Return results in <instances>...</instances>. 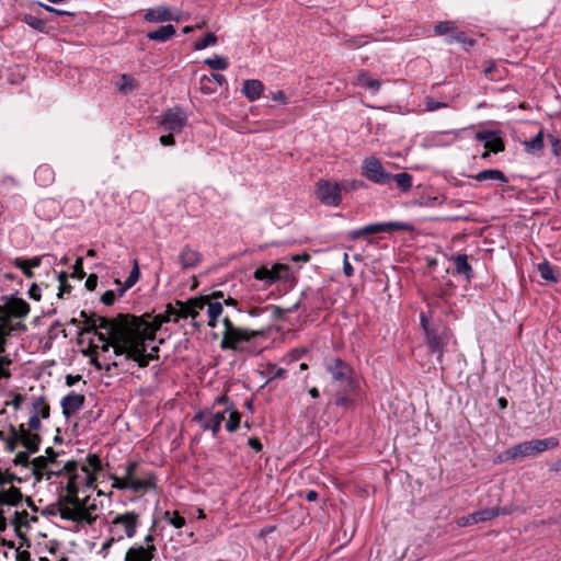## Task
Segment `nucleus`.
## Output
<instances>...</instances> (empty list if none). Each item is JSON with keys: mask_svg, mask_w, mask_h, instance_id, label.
Returning <instances> with one entry per match:
<instances>
[{"mask_svg": "<svg viewBox=\"0 0 561 561\" xmlns=\"http://www.w3.org/2000/svg\"><path fill=\"white\" fill-rule=\"evenodd\" d=\"M205 307H207V324L215 328L222 313V304L210 301L208 297L203 296L185 302L176 300L174 305L169 304L164 312L157 316L118 314L108 319L102 316L88 317L85 311H81V317L85 318L88 325L85 332L93 331L101 343V345L91 346L94 352L91 363L98 369L110 371L112 368H117L121 373L129 371L135 364L138 367H147L150 360L158 357V347L152 346L148 352V342L154 340L156 332L161 325L165 322L176 323L181 318H191L192 324L199 328L204 324L199 316Z\"/></svg>", "mask_w": 561, "mask_h": 561, "instance_id": "obj_1", "label": "nucleus"}, {"mask_svg": "<svg viewBox=\"0 0 561 561\" xmlns=\"http://www.w3.org/2000/svg\"><path fill=\"white\" fill-rule=\"evenodd\" d=\"M0 440L4 444L8 453H13L19 446L24 447L30 453H36L39 449L42 438L39 435H31L25 432V424L18 426L10 424L9 432L0 430Z\"/></svg>", "mask_w": 561, "mask_h": 561, "instance_id": "obj_2", "label": "nucleus"}, {"mask_svg": "<svg viewBox=\"0 0 561 561\" xmlns=\"http://www.w3.org/2000/svg\"><path fill=\"white\" fill-rule=\"evenodd\" d=\"M324 368L331 375L332 382L340 388H353V369L339 357L330 356L324 359Z\"/></svg>", "mask_w": 561, "mask_h": 561, "instance_id": "obj_3", "label": "nucleus"}, {"mask_svg": "<svg viewBox=\"0 0 561 561\" xmlns=\"http://www.w3.org/2000/svg\"><path fill=\"white\" fill-rule=\"evenodd\" d=\"M139 524V515L135 512H126L117 515L110 524L108 531L117 541L124 538H133Z\"/></svg>", "mask_w": 561, "mask_h": 561, "instance_id": "obj_4", "label": "nucleus"}, {"mask_svg": "<svg viewBox=\"0 0 561 561\" xmlns=\"http://www.w3.org/2000/svg\"><path fill=\"white\" fill-rule=\"evenodd\" d=\"M222 324L225 327L222 333V340L220 342V347L222 350H239V344L242 342L250 341L251 337L259 334L255 331H248L238 327H234L231 320L228 317L222 319Z\"/></svg>", "mask_w": 561, "mask_h": 561, "instance_id": "obj_5", "label": "nucleus"}, {"mask_svg": "<svg viewBox=\"0 0 561 561\" xmlns=\"http://www.w3.org/2000/svg\"><path fill=\"white\" fill-rule=\"evenodd\" d=\"M77 469V463L75 461H68L64 466V470L67 473V484H66V491L67 494L62 495L58 500V504L61 505H73V506H80L85 500H80L78 497L79 488L81 484L80 477L73 471Z\"/></svg>", "mask_w": 561, "mask_h": 561, "instance_id": "obj_6", "label": "nucleus"}, {"mask_svg": "<svg viewBox=\"0 0 561 561\" xmlns=\"http://www.w3.org/2000/svg\"><path fill=\"white\" fill-rule=\"evenodd\" d=\"M50 415V407L42 396L32 398L31 415L25 424V432L31 435H39L42 420H47Z\"/></svg>", "mask_w": 561, "mask_h": 561, "instance_id": "obj_7", "label": "nucleus"}, {"mask_svg": "<svg viewBox=\"0 0 561 561\" xmlns=\"http://www.w3.org/2000/svg\"><path fill=\"white\" fill-rule=\"evenodd\" d=\"M362 174L376 184H387L391 181L392 174L387 172L379 159L374 156L367 157L363 161Z\"/></svg>", "mask_w": 561, "mask_h": 561, "instance_id": "obj_8", "label": "nucleus"}, {"mask_svg": "<svg viewBox=\"0 0 561 561\" xmlns=\"http://www.w3.org/2000/svg\"><path fill=\"white\" fill-rule=\"evenodd\" d=\"M224 420L225 412H213L208 409L199 410L193 417L203 431H210L214 436L219 433Z\"/></svg>", "mask_w": 561, "mask_h": 561, "instance_id": "obj_9", "label": "nucleus"}, {"mask_svg": "<svg viewBox=\"0 0 561 561\" xmlns=\"http://www.w3.org/2000/svg\"><path fill=\"white\" fill-rule=\"evenodd\" d=\"M316 193L318 199L324 205L337 206L342 199L341 187L337 183L320 181L317 184Z\"/></svg>", "mask_w": 561, "mask_h": 561, "instance_id": "obj_10", "label": "nucleus"}, {"mask_svg": "<svg viewBox=\"0 0 561 561\" xmlns=\"http://www.w3.org/2000/svg\"><path fill=\"white\" fill-rule=\"evenodd\" d=\"M16 331H26V325L21 321L9 319L7 313L0 309V353L5 351L7 339Z\"/></svg>", "mask_w": 561, "mask_h": 561, "instance_id": "obj_11", "label": "nucleus"}, {"mask_svg": "<svg viewBox=\"0 0 561 561\" xmlns=\"http://www.w3.org/2000/svg\"><path fill=\"white\" fill-rule=\"evenodd\" d=\"M186 122V114L181 108H173L163 114L161 126L164 130L178 134L182 131Z\"/></svg>", "mask_w": 561, "mask_h": 561, "instance_id": "obj_12", "label": "nucleus"}, {"mask_svg": "<svg viewBox=\"0 0 561 561\" xmlns=\"http://www.w3.org/2000/svg\"><path fill=\"white\" fill-rule=\"evenodd\" d=\"M0 309L4 311L9 319L15 321V319H23L30 313V305L22 298H13L4 306H0Z\"/></svg>", "mask_w": 561, "mask_h": 561, "instance_id": "obj_13", "label": "nucleus"}, {"mask_svg": "<svg viewBox=\"0 0 561 561\" xmlns=\"http://www.w3.org/2000/svg\"><path fill=\"white\" fill-rule=\"evenodd\" d=\"M110 479L113 481L112 486L117 490H131L134 492H141L154 486L153 481L128 482L124 477H117L115 474H111Z\"/></svg>", "mask_w": 561, "mask_h": 561, "instance_id": "obj_14", "label": "nucleus"}, {"mask_svg": "<svg viewBox=\"0 0 561 561\" xmlns=\"http://www.w3.org/2000/svg\"><path fill=\"white\" fill-rule=\"evenodd\" d=\"M85 398L83 394L70 392L65 396L60 402L62 414L69 419L84 405Z\"/></svg>", "mask_w": 561, "mask_h": 561, "instance_id": "obj_15", "label": "nucleus"}, {"mask_svg": "<svg viewBox=\"0 0 561 561\" xmlns=\"http://www.w3.org/2000/svg\"><path fill=\"white\" fill-rule=\"evenodd\" d=\"M154 552V545L134 546L126 551L125 561H151Z\"/></svg>", "mask_w": 561, "mask_h": 561, "instance_id": "obj_16", "label": "nucleus"}, {"mask_svg": "<svg viewBox=\"0 0 561 561\" xmlns=\"http://www.w3.org/2000/svg\"><path fill=\"white\" fill-rule=\"evenodd\" d=\"M476 138L483 141L484 148L493 153L502 152L505 149L503 139L496 133L480 131L476 134Z\"/></svg>", "mask_w": 561, "mask_h": 561, "instance_id": "obj_17", "label": "nucleus"}, {"mask_svg": "<svg viewBox=\"0 0 561 561\" xmlns=\"http://www.w3.org/2000/svg\"><path fill=\"white\" fill-rule=\"evenodd\" d=\"M201 262L202 254L188 245H185L179 254V263L183 270L195 268Z\"/></svg>", "mask_w": 561, "mask_h": 561, "instance_id": "obj_18", "label": "nucleus"}, {"mask_svg": "<svg viewBox=\"0 0 561 561\" xmlns=\"http://www.w3.org/2000/svg\"><path fill=\"white\" fill-rule=\"evenodd\" d=\"M144 19L147 22H153V23L178 20L176 18L173 16L171 10L168 7H163V5L148 9L144 15Z\"/></svg>", "mask_w": 561, "mask_h": 561, "instance_id": "obj_19", "label": "nucleus"}, {"mask_svg": "<svg viewBox=\"0 0 561 561\" xmlns=\"http://www.w3.org/2000/svg\"><path fill=\"white\" fill-rule=\"evenodd\" d=\"M23 499L21 490L14 485L0 489V505H18Z\"/></svg>", "mask_w": 561, "mask_h": 561, "instance_id": "obj_20", "label": "nucleus"}, {"mask_svg": "<svg viewBox=\"0 0 561 561\" xmlns=\"http://www.w3.org/2000/svg\"><path fill=\"white\" fill-rule=\"evenodd\" d=\"M264 85L260 80L249 79L243 82L242 93L250 101H255L261 98Z\"/></svg>", "mask_w": 561, "mask_h": 561, "instance_id": "obj_21", "label": "nucleus"}, {"mask_svg": "<svg viewBox=\"0 0 561 561\" xmlns=\"http://www.w3.org/2000/svg\"><path fill=\"white\" fill-rule=\"evenodd\" d=\"M472 179H474L478 182L499 181L504 184L508 183L507 176L502 171L496 169L482 170L476 175H473Z\"/></svg>", "mask_w": 561, "mask_h": 561, "instance_id": "obj_22", "label": "nucleus"}, {"mask_svg": "<svg viewBox=\"0 0 561 561\" xmlns=\"http://www.w3.org/2000/svg\"><path fill=\"white\" fill-rule=\"evenodd\" d=\"M51 458L45 456H38L32 460V472L36 481H41L45 477V471L51 463Z\"/></svg>", "mask_w": 561, "mask_h": 561, "instance_id": "obj_23", "label": "nucleus"}, {"mask_svg": "<svg viewBox=\"0 0 561 561\" xmlns=\"http://www.w3.org/2000/svg\"><path fill=\"white\" fill-rule=\"evenodd\" d=\"M476 523H482L491 520L500 515H507L510 514V510L507 508H499V507H490V508H483L477 512H473Z\"/></svg>", "mask_w": 561, "mask_h": 561, "instance_id": "obj_24", "label": "nucleus"}, {"mask_svg": "<svg viewBox=\"0 0 561 561\" xmlns=\"http://www.w3.org/2000/svg\"><path fill=\"white\" fill-rule=\"evenodd\" d=\"M535 450L531 440L523 442L511 447L512 460H519L525 457L535 456Z\"/></svg>", "mask_w": 561, "mask_h": 561, "instance_id": "obj_25", "label": "nucleus"}, {"mask_svg": "<svg viewBox=\"0 0 561 561\" xmlns=\"http://www.w3.org/2000/svg\"><path fill=\"white\" fill-rule=\"evenodd\" d=\"M425 342L432 353H437L438 357L442 356L444 351V342L439 335L433 330L425 328Z\"/></svg>", "mask_w": 561, "mask_h": 561, "instance_id": "obj_26", "label": "nucleus"}, {"mask_svg": "<svg viewBox=\"0 0 561 561\" xmlns=\"http://www.w3.org/2000/svg\"><path fill=\"white\" fill-rule=\"evenodd\" d=\"M175 32V27L172 24H167L153 32H149L147 37L151 41L163 43L170 39Z\"/></svg>", "mask_w": 561, "mask_h": 561, "instance_id": "obj_27", "label": "nucleus"}, {"mask_svg": "<svg viewBox=\"0 0 561 561\" xmlns=\"http://www.w3.org/2000/svg\"><path fill=\"white\" fill-rule=\"evenodd\" d=\"M261 375L266 378V382H270L273 379H282L285 378L287 371L284 368L277 367L273 363H267L262 366Z\"/></svg>", "mask_w": 561, "mask_h": 561, "instance_id": "obj_28", "label": "nucleus"}, {"mask_svg": "<svg viewBox=\"0 0 561 561\" xmlns=\"http://www.w3.org/2000/svg\"><path fill=\"white\" fill-rule=\"evenodd\" d=\"M35 179L41 185L47 186L54 182L55 173L49 165H39L35 171Z\"/></svg>", "mask_w": 561, "mask_h": 561, "instance_id": "obj_29", "label": "nucleus"}, {"mask_svg": "<svg viewBox=\"0 0 561 561\" xmlns=\"http://www.w3.org/2000/svg\"><path fill=\"white\" fill-rule=\"evenodd\" d=\"M453 261L455 263V272L459 275H465L467 278H470L472 268L468 263L467 255L457 254L453 257Z\"/></svg>", "mask_w": 561, "mask_h": 561, "instance_id": "obj_30", "label": "nucleus"}, {"mask_svg": "<svg viewBox=\"0 0 561 561\" xmlns=\"http://www.w3.org/2000/svg\"><path fill=\"white\" fill-rule=\"evenodd\" d=\"M355 84L366 88V89H369V90H373L375 92L378 91L380 88V81L378 79L371 78L365 71H362L360 73H358V76L355 80Z\"/></svg>", "mask_w": 561, "mask_h": 561, "instance_id": "obj_31", "label": "nucleus"}, {"mask_svg": "<svg viewBox=\"0 0 561 561\" xmlns=\"http://www.w3.org/2000/svg\"><path fill=\"white\" fill-rule=\"evenodd\" d=\"M531 443L536 455L559 446V439L553 436L542 439H533Z\"/></svg>", "mask_w": 561, "mask_h": 561, "instance_id": "obj_32", "label": "nucleus"}, {"mask_svg": "<svg viewBox=\"0 0 561 561\" xmlns=\"http://www.w3.org/2000/svg\"><path fill=\"white\" fill-rule=\"evenodd\" d=\"M140 271L139 264L137 260L133 261V268L129 273V276L125 279L123 287L119 289V295H124L125 290L131 288L139 279Z\"/></svg>", "mask_w": 561, "mask_h": 561, "instance_id": "obj_33", "label": "nucleus"}, {"mask_svg": "<svg viewBox=\"0 0 561 561\" xmlns=\"http://www.w3.org/2000/svg\"><path fill=\"white\" fill-rule=\"evenodd\" d=\"M117 88L122 93L127 94L138 88V82L130 75L124 73L121 76L119 82H117Z\"/></svg>", "mask_w": 561, "mask_h": 561, "instance_id": "obj_34", "label": "nucleus"}, {"mask_svg": "<svg viewBox=\"0 0 561 561\" xmlns=\"http://www.w3.org/2000/svg\"><path fill=\"white\" fill-rule=\"evenodd\" d=\"M232 408L233 407L231 404L224 411L225 414L229 412V419L226 422V430L230 433H233L238 430L241 421V414Z\"/></svg>", "mask_w": 561, "mask_h": 561, "instance_id": "obj_35", "label": "nucleus"}, {"mask_svg": "<svg viewBox=\"0 0 561 561\" xmlns=\"http://www.w3.org/2000/svg\"><path fill=\"white\" fill-rule=\"evenodd\" d=\"M526 151L529 153L540 152L543 148V133L540 130L533 139L524 142Z\"/></svg>", "mask_w": 561, "mask_h": 561, "instance_id": "obj_36", "label": "nucleus"}, {"mask_svg": "<svg viewBox=\"0 0 561 561\" xmlns=\"http://www.w3.org/2000/svg\"><path fill=\"white\" fill-rule=\"evenodd\" d=\"M96 515L93 514L88 507H87V501H84L78 510V518H76L75 522L77 523H87L89 525H92L96 520Z\"/></svg>", "mask_w": 561, "mask_h": 561, "instance_id": "obj_37", "label": "nucleus"}, {"mask_svg": "<svg viewBox=\"0 0 561 561\" xmlns=\"http://www.w3.org/2000/svg\"><path fill=\"white\" fill-rule=\"evenodd\" d=\"M204 64L213 70H226L229 66V61L226 57L216 55L210 58H206Z\"/></svg>", "mask_w": 561, "mask_h": 561, "instance_id": "obj_38", "label": "nucleus"}, {"mask_svg": "<svg viewBox=\"0 0 561 561\" xmlns=\"http://www.w3.org/2000/svg\"><path fill=\"white\" fill-rule=\"evenodd\" d=\"M22 21L27 24L28 26H31L32 28L38 31V32H42V33H46L47 32V25H46V22L37 16H34L32 14H25L23 18H22Z\"/></svg>", "mask_w": 561, "mask_h": 561, "instance_id": "obj_39", "label": "nucleus"}, {"mask_svg": "<svg viewBox=\"0 0 561 561\" xmlns=\"http://www.w3.org/2000/svg\"><path fill=\"white\" fill-rule=\"evenodd\" d=\"M538 271H539L540 277L542 279L549 280V282H554V283L558 280V276H557L554 267L552 265H550L548 262H543V263L539 264Z\"/></svg>", "mask_w": 561, "mask_h": 561, "instance_id": "obj_40", "label": "nucleus"}, {"mask_svg": "<svg viewBox=\"0 0 561 561\" xmlns=\"http://www.w3.org/2000/svg\"><path fill=\"white\" fill-rule=\"evenodd\" d=\"M138 468V463L136 461H130L125 467V474L123 476L128 482L133 481H153L151 477L148 478H137L136 470Z\"/></svg>", "mask_w": 561, "mask_h": 561, "instance_id": "obj_41", "label": "nucleus"}, {"mask_svg": "<svg viewBox=\"0 0 561 561\" xmlns=\"http://www.w3.org/2000/svg\"><path fill=\"white\" fill-rule=\"evenodd\" d=\"M391 180H393L398 187L403 192H407L412 187V175L407 172L392 175Z\"/></svg>", "mask_w": 561, "mask_h": 561, "instance_id": "obj_42", "label": "nucleus"}, {"mask_svg": "<svg viewBox=\"0 0 561 561\" xmlns=\"http://www.w3.org/2000/svg\"><path fill=\"white\" fill-rule=\"evenodd\" d=\"M79 506L58 504V512L62 519L75 522L78 518Z\"/></svg>", "mask_w": 561, "mask_h": 561, "instance_id": "obj_43", "label": "nucleus"}, {"mask_svg": "<svg viewBox=\"0 0 561 561\" xmlns=\"http://www.w3.org/2000/svg\"><path fill=\"white\" fill-rule=\"evenodd\" d=\"M457 25L454 21H443L435 25L434 32L436 35H445L456 31Z\"/></svg>", "mask_w": 561, "mask_h": 561, "instance_id": "obj_44", "label": "nucleus"}, {"mask_svg": "<svg viewBox=\"0 0 561 561\" xmlns=\"http://www.w3.org/2000/svg\"><path fill=\"white\" fill-rule=\"evenodd\" d=\"M288 271H289V267L286 264H282V263L274 264L271 267L273 282L275 283L279 279L285 278L288 274Z\"/></svg>", "mask_w": 561, "mask_h": 561, "instance_id": "obj_45", "label": "nucleus"}, {"mask_svg": "<svg viewBox=\"0 0 561 561\" xmlns=\"http://www.w3.org/2000/svg\"><path fill=\"white\" fill-rule=\"evenodd\" d=\"M217 43V36L214 33H208L205 37L198 39L194 44L195 50H203L208 46L215 45Z\"/></svg>", "mask_w": 561, "mask_h": 561, "instance_id": "obj_46", "label": "nucleus"}, {"mask_svg": "<svg viewBox=\"0 0 561 561\" xmlns=\"http://www.w3.org/2000/svg\"><path fill=\"white\" fill-rule=\"evenodd\" d=\"M380 226L379 224H371L367 225L358 230H355L351 233L353 239L359 238L365 234H373V233H379L380 232Z\"/></svg>", "mask_w": 561, "mask_h": 561, "instance_id": "obj_47", "label": "nucleus"}, {"mask_svg": "<svg viewBox=\"0 0 561 561\" xmlns=\"http://www.w3.org/2000/svg\"><path fill=\"white\" fill-rule=\"evenodd\" d=\"M380 226L379 224H371L367 225L358 230H355L351 233L353 239L359 238L365 234H373V233H379L380 232Z\"/></svg>", "mask_w": 561, "mask_h": 561, "instance_id": "obj_48", "label": "nucleus"}, {"mask_svg": "<svg viewBox=\"0 0 561 561\" xmlns=\"http://www.w3.org/2000/svg\"><path fill=\"white\" fill-rule=\"evenodd\" d=\"M254 278L257 280H264L268 285L274 283L272 273H271V268H268L267 266L257 267L254 272Z\"/></svg>", "mask_w": 561, "mask_h": 561, "instance_id": "obj_49", "label": "nucleus"}, {"mask_svg": "<svg viewBox=\"0 0 561 561\" xmlns=\"http://www.w3.org/2000/svg\"><path fill=\"white\" fill-rule=\"evenodd\" d=\"M164 518L175 528H182L185 525V518L182 517L176 511L165 512Z\"/></svg>", "mask_w": 561, "mask_h": 561, "instance_id": "obj_50", "label": "nucleus"}, {"mask_svg": "<svg viewBox=\"0 0 561 561\" xmlns=\"http://www.w3.org/2000/svg\"><path fill=\"white\" fill-rule=\"evenodd\" d=\"M352 388H341L335 392V405L337 407H346L350 402L348 400V391Z\"/></svg>", "mask_w": 561, "mask_h": 561, "instance_id": "obj_51", "label": "nucleus"}, {"mask_svg": "<svg viewBox=\"0 0 561 561\" xmlns=\"http://www.w3.org/2000/svg\"><path fill=\"white\" fill-rule=\"evenodd\" d=\"M424 105H425V111L426 112H434V111H437V110H440V108L448 107L447 103L435 101L434 99H432L430 96H426L424 99Z\"/></svg>", "mask_w": 561, "mask_h": 561, "instance_id": "obj_52", "label": "nucleus"}, {"mask_svg": "<svg viewBox=\"0 0 561 561\" xmlns=\"http://www.w3.org/2000/svg\"><path fill=\"white\" fill-rule=\"evenodd\" d=\"M409 231L412 232L415 230L414 226L409 222H402V221H389V232L391 231Z\"/></svg>", "mask_w": 561, "mask_h": 561, "instance_id": "obj_53", "label": "nucleus"}, {"mask_svg": "<svg viewBox=\"0 0 561 561\" xmlns=\"http://www.w3.org/2000/svg\"><path fill=\"white\" fill-rule=\"evenodd\" d=\"M30 451L26 449V451H19L14 459H13V463L15 466H22V467H28L30 465L32 466V461H30Z\"/></svg>", "mask_w": 561, "mask_h": 561, "instance_id": "obj_54", "label": "nucleus"}, {"mask_svg": "<svg viewBox=\"0 0 561 561\" xmlns=\"http://www.w3.org/2000/svg\"><path fill=\"white\" fill-rule=\"evenodd\" d=\"M13 264H14L15 267H18V268H20L22 271V273L25 275V277L32 278L34 276V273L32 272V267H28L26 265V260L25 259L16 257L13 261Z\"/></svg>", "mask_w": 561, "mask_h": 561, "instance_id": "obj_55", "label": "nucleus"}, {"mask_svg": "<svg viewBox=\"0 0 561 561\" xmlns=\"http://www.w3.org/2000/svg\"><path fill=\"white\" fill-rule=\"evenodd\" d=\"M453 42L468 44L469 46H472L474 44V41L468 38L466 33H463V32L456 33L448 39V43H453Z\"/></svg>", "mask_w": 561, "mask_h": 561, "instance_id": "obj_56", "label": "nucleus"}, {"mask_svg": "<svg viewBox=\"0 0 561 561\" xmlns=\"http://www.w3.org/2000/svg\"><path fill=\"white\" fill-rule=\"evenodd\" d=\"M59 282H60V286H59L58 297L61 298L65 293L70 291L71 286L67 283V274L64 272L59 275Z\"/></svg>", "mask_w": 561, "mask_h": 561, "instance_id": "obj_57", "label": "nucleus"}, {"mask_svg": "<svg viewBox=\"0 0 561 561\" xmlns=\"http://www.w3.org/2000/svg\"><path fill=\"white\" fill-rule=\"evenodd\" d=\"M72 276L82 279L85 276V272L83 271V260L82 257H78L73 265V274Z\"/></svg>", "mask_w": 561, "mask_h": 561, "instance_id": "obj_58", "label": "nucleus"}, {"mask_svg": "<svg viewBox=\"0 0 561 561\" xmlns=\"http://www.w3.org/2000/svg\"><path fill=\"white\" fill-rule=\"evenodd\" d=\"M11 360L8 357H0V379L10 377V371L7 368V366H9Z\"/></svg>", "mask_w": 561, "mask_h": 561, "instance_id": "obj_59", "label": "nucleus"}, {"mask_svg": "<svg viewBox=\"0 0 561 561\" xmlns=\"http://www.w3.org/2000/svg\"><path fill=\"white\" fill-rule=\"evenodd\" d=\"M204 82H216L218 85L226 83V78L219 73H210L209 76H203Z\"/></svg>", "mask_w": 561, "mask_h": 561, "instance_id": "obj_60", "label": "nucleus"}, {"mask_svg": "<svg viewBox=\"0 0 561 561\" xmlns=\"http://www.w3.org/2000/svg\"><path fill=\"white\" fill-rule=\"evenodd\" d=\"M477 524L476 523V518H474V514L471 513L467 516H462L460 518L457 519V525L459 527H467V526H471V525H474Z\"/></svg>", "mask_w": 561, "mask_h": 561, "instance_id": "obj_61", "label": "nucleus"}, {"mask_svg": "<svg viewBox=\"0 0 561 561\" xmlns=\"http://www.w3.org/2000/svg\"><path fill=\"white\" fill-rule=\"evenodd\" d=\"M59 473H60V469L57 465V461L55 460L50 463V466L48 467V470L45 471L44 479L49 480L53 476H57Z\"/></svg>", "mask_w": 561, "mask_h": 561, "instance_id": "obj_62", "label": "nucleus"}, {"mask_svg": "<svg viewBox=\"0 0 561 561\" xmlns=\"http://www.w3.org/2000/svg\"><path fill=\"white\" fill-rule=\"evenodd\" d=\"M87 461L93 471L101 469V460L96 455H89Z\"/></svg>", "mask_w": 561, "mask_h": 561, "instance_id": "obj_63", "label": "nucleus"}, {"mask_svg": "<svg viewBox=\"0 0 561 561\" xmlns=\"http://www.w3.org/2000/svg\"><path fill=\"white\" fill-rule=\"evenodd\" d=\"M114 300H115V293L113 290H106L102 296H101V301L106 305V306H111L114 304Z\"/></svg>", "mask_w": 561, "mask_h": 561, "instance_id": "obj_64", "label": "nucleus"}]
</instances>
